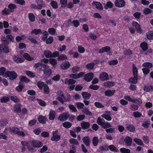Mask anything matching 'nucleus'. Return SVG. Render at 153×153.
Segmentation results:
<instances>
[{
    "instance_id": "52",
    "label": "nucleus",
    "mask_w": 153,
    "mask_h": 153,
    "mask_svg": "<svg viewBox=\"0 0 153 153\" xmlns=\"http://www.w3.org/2000/svg\"><path fill=\"white\" fill-rule=\"evenodd\" d=\"M120 150L121 153H131L129 149L124 148H121Z\"/></svg>"
},
{
    "instance_id": "47",
    "label": "nucleus",
    "mask_w": 153,
    "mask_h": 153,
    "mask_svg": "<svg viewBox=\"0 0 153 153\" xmlns=\"http://www.w3.org/2000/svg\"><path fill=\"white\" fill-rule=\"evenodd\" d=\"M28 17L31 22H33L35 20V16L33 13L28 14Z\"/></svg>"
},
{
    "instance_id": "57",
    "label": "nucleus",
    "mask_w": 153,
    "mask_h": 153,
    "mask_svg": "<svg viewBox=\"0 0 153 153\" xmlns=\"http://www.w3.org/2000/svg\"><path fill=\"white\" fill-rule=\"evenodd\" d=\"M152 10L150 9L146 8H145L143 10V13L145 15H148L152 13Z\"/></svg>"
},
{
    "instance_id": "59",
    "label": "nucleus",
    "mask_w": 153,
    "mask_h": 153,
    "mask_svg": "<svg viewBox=\"0 0 153 153\" xmlns=\"http://www.w3.org/2000/svg\"><path fill=\"white\" fill-rule=\"evenodd\" d=\"M37 100L39 104L41 106H45L46 105V103L45 101L42 100L37 99Z\"/></svg>"
},
{
    "instance_id": "48",
    "label": "nucleus",
    "mask_w": 153,
    "mask_h": 153,
    "mask_svg": "<svg viewBox=\"0 0 153 153\" xmlns=\"http://www.w3.org/2000/svg\"><path fill=\"white\" fill-rule=\"evenodd\" d=\"M32 34H35L36 35H38L40 33H42L41 30L40 29H34V30H32L31 32Z\"/></svg>"
},
{
    "instance_id": "29",
    "label": "nucleus",
    "mask_w": 153,
    "mask_h": 153,
    "mask_svg": "<svg viewBox=\"0 0 153 153\" xmlns=\"http://www.w3.org/2000/svg\"><path fill=\"white\" fill-rule=\"evenodd\" d=\"M115 90H108L106 91L105 92V95L106 96H111L114 93Z\"/></svg>"
},
{
    "instance_id": "9",
    "label": "nucleus",
    "mask_w": 153,
    "mask_h": 153,
    "mask_svg": "<svg viewBox=\"0 0 153 153\" xmlns=\"http://www.w3.org/2000/svg\"><path fill=\"white\" fill-rule=\"evenodd\" d=\"M32 145L34 147L39 148L42 145V143L41 141L35 140L32 141Z\"/></svg>"
},
{
    "instance_id": "40",
    "label": "nucleus",
    "mask_w": 153,
    "mask_h": 153,
    "mask_svg": "<svg viewBox=\"0 0 153 153\" xmlns=\"http://www.w3.org/2000/svg\"><path fill=\"white\" fill-rule=\"evenodd\" d=\"M137 144L140 145H143V143L142 141L137 138H135L133 140Z\"/></svg>"
},
{
    "instance_id": "38",
    "label": "nucleus",
    "mask_w": 153,
    "mask_h": 153,
    "mask_svg": "<svg viewBox=\"0 0 153 153\" xmlns=\"http://www.w3.org/2000/svg\"><path fill=\"white\" fill-rule=\"evenodd\" d=\"M23 82H29V80L26 77L24 76H22L20 79V81L19 82V84H21V83L23 84Z\"/></svg>"
},
{
    "instance_id": "22",
    "label": "nucleus",
    "mask_w": 153,
    "mask_h": 153,
    "mask_svg": "<svg viewBox=\"0 0 153 153\" xmlns=\"http://www.w3.org/2000/svg\"><path fill=\"white\" fill-rule=\"evenodd\" d=\"M56 99L62 104L64 103V101L66 102L67 101V100L65 98L64 96L62 94H61Z\"/></svg>"
},
{
    "instance_id": "63",
    "label": "nucleus",
    "mask_w": 153,
    "mask_h": 153,
    "mask_svg": "<svg viewBox=\"0 0 153 153\" xmlns=\"http://www.w3.org/2000/svg\"><path fill=\"white\" fill-rule=\"evenodd\" d=\"M45 84L42 81H39L37 83L39 89L41 90L42 89L43 87H44V85Z\"/></svg>"
},
{
    "instance_id": "49",
    "label": "nucleus",
    "mask_w": 153,
    "mask_h": 153,
    "mask_svg": "<svg viewBox=\"0 0 153 153\" xmlns=\"http://www.w3.org/2000/svg\"><path fill=\"white\" fill-rule=\"evenodd\" d=\"M94 63H91L87 64L86 65V67L88 69H92L94 66Z\"/></svg>"
},
{
    "instance_id": "3",
    "label": "nucleus",
    "mask_w": 153,
    "mask_h": 153,
    "mask_svg": "<svg viewBox=\"0 0 153 153\" xmlns=\"http://www.w3.org/2000/svg\"><path fill=\"white\" fill-rule=\"evenodd\" d=\"M10 80H13L16 78L17 77V74L14 71H7L6 73Z\"/></svg>"
},
{
    "instance_id": "23",
    "label": "nucleus",
    "mask_w": 153,
    "mask_h": 153,
    "mask_svg": "<svg viewBox=\"0 0 153 153\" xmlns=\"http://www.w3.org/2000/svg\"><path fill=\"white\" fill-rule=\"evenodd\" d=\"M82 94L83 98L85 100L88 99L91 96V94L85 92H82Z\"/></svg>"
},
{
    "instance_id": "37",
    "label": "nucleus",
    "mask_w": 153,
    "mask_h": 153,
    "mask_svg": "<svg viewBox=\"0 0 153 153\" xmlns=\"http://www.w3.org/2000/svg\"><path fill=\"white\" fill-rule=\"evenodd\" d=\"M108 148L111 151L117 152H118V149L114 145H111L108 146Z\"/></svg>"
},
{
    "instance_id": "25",
    "label": "nucleus",
    "mask_w": 153,
    "mask_h": 153,
    "mask_svg": "<svg viewBox=\"0 0 153 153\" xmlns=\"http://www.w3.org/2000/svg\"><path fill=\"white\" fill-rule=\"evenodd\" d=\"M146 37L148 39L153 40V31H149L146 33Z\"/></svg>"
},
{
    "instance_id": "36",
    "label": "nucleus",
    "mask_w": 153,
    "mask_h": 153,
    "mask_svg": "<svg viewBox=\"0 0 153 153\" xmlns=\"http://www.w3.org/2000/svg\"><path fill=\"white\" fill-rule=\"evenodd\" d=\"M101 116L108 121H110L112 119L110 115L108 114H103Z\"/></svg>"
},
{
    "instance_id": "7",
    "label": "nucleus",
    "mask_w": 153,
    "mask_h": 153,
    "mask_svg": "<svg viewBox=\"0 0 153 153\" xmlns=\"http://www.w3.org/2000/svg\"><path fill=\"white\" fill-rule=\"evenodd\" d=\"M94 77V74L92 72L86 74L84 76V79L87 82L91 81Z\"/></svg>"
},
{
    "instance_id": "10",
    "label": "nucleus",
    "mask_w": 153,
    "mask_h": 153,
    "mask_svg": "<svg viewBox=\"0 0 153 153\" xmlns=\"http://www.w3.org/2000/svg\"><path fill=\"white\" fill-rule=\"evenodd\" d=\"M13 61L17 63H22L24 61V59L15 55H14L13 56Z\"/></svg>"
},
{
    "instance_id": "62",
    "label": "nucleus",
    "mask_w": 153,
    "mask_h": 153,
    "mask_svg": "<svg viewBox=\"0 0 153 153\" xmlns=\"http://www.w3.org/2000/svg\"><path fill=\"white\" fill-rule=\"evenodd\" d=\"M51 6L54 9H56L58 8L57 2L55 1H52L51 3Z\"/></svg>"
},
{
    "instance_id": "24",
    "label": "nucleus",
    "mask_w": 153,
    "mask_h": 153,
    "mask_svg": "<svg viewBox=\"0 0 153 153\" xmlns=\"http://www.w3.org/2000/svg\"><path fill=\"white\" fill-rule=\"evenodd\" d=\"M56 112L53 110H51L49 114V119L51 120H53L55 118Z\"/></svg>"
},
{
    "instance_id": "26",
    "label": "nucleus",
    "mask_w": 153,
    "mask_h": 153,
    "mask_svg": "<svg viewBox=\"0 0 153 153\" xmlns=\"http://www.w3.org/2000/svg\"><path fill=\"white\" fill-rule=\"evenodd\" d=\"M43 5V4L41 5H36L34 4H32L30 5V7L31 9H34L41 10L42 8V6Z\"/></svg>"
},
{
    "instance_id": "20",
    "label": "nucleus",
    "mask_w": 153,
    "mask_h": 153,
    "mask_svg": "<svg viewBox=\"0 0 153 153\" xmlns=\"http://www.w3.org/2000/svg\"><path fill=\"white\" fill-rule=\"evenodd\" d=\"M143 90L146 92H149L150 90L153 91V86L148 85H145L144 86Z\"/></svg>"
},
{
    "instance_id": "15",
    "label": "nucleus",
    "mask_w": 153,
    "mask_h": 153,
    "mask_svg": "<svg viewBox=\"0 0 153 153\" xmlns=\"http://www.w3.org/2000/svg\"><path fill=\"white\" fill-rule=\"evenodd\" d=\"M81 126L82 129H86L89 128L90 124L89 123L82 121L81 123Z\"/></svg>"
},
{
    "instance_id": "12",
    "label": "nucleus",
    "mask_w": 153,
    "mask_h": 153,
    "mask_svg": "<svg viewBox=\"0 0 153 153\" xmlns=\"http://www.w3.org/2000/svg\"><path fill=\"white\" fill-rule=\"evenodd\" d=\"M70 66V64L68 61L62 63L60 65L62 69L66 70Z\"/></svg>"
},
{
    "instance_id": "5",
    "label": "nucleus",
    "mask_w": 153,
    "mask_h": 153,
    "mask_svg": "<svg viewBox=\"0 0 153 153\" xmlns=\"http://www.w3.org/2000/svg\"><path fill=\"white\" fill-rule=\"evenodd\" d=\"M58 131H56L53 132V136L51 138L53 141H58L60 139V136L58 135Z\"/></svg>"
},
{
    "instance_id": "18",
    "label": "nucleus",
    "mask_w": 153,
    "mask_h": 153,
    "mask_svg": "<svg viewBox=\"0 0 153 153\" xmlns=\"http://www.w3.org/2000/svg\"><path fill=\"white\" fill-rule=\"evenodd\" d=\"M92 4L93 5H94L97 9L100 10H103V7L100 3L99 2L94 1L93 2Z\"/></svg>"
},
{
    "instance_id": "64",
    "label": "nucleus",
    "mask_w": 153,
    "mask_h": 153,
    "mask_svg": "<svg viewBox=\"0 0 153 153\" xmlns=\"http://www.w3.org/2000/svg\"><path fill=\"white\" fill-rule=\"evenodd\" d=\"M48 32L50 34L53 35L56 33V30L53 28H50L48 29Z\"/></svg>"
},
{
    "instance_id": "44",
    "label": "nucleus",
    "mask_w": 153,
    "mask_h": 153,
    "mask_svg": "<svg viewBox=\"0 0 153 153\" xmlns=\"http://www.w3.org/2000/svg\"><path fill=\"white\" fill-rule=\"evenodd\" d=\"M69 141L71 144H73L74 145H78L79 144V142L75 139L74 138H71L70 139Z\"/></svg>"
},
{
    "instance_id": "43",
    "label": "nucleus",
    "mask_w": 153,
    "mask_h": 153,
    "mask_svg": "<svg viewBox=\"0 0 153 153\" xmlns=\"http://www.w3.org/2000/svg\"><path fill=\"white\" fill-rule=\"evenodd\" d=\"M104 85L106 87H110L114 85V82L107 81L104 83Z\"/></svg>"
},
{
    "instance_id": "17",
    "label": "nucleus",
    "mask_w": 153,
    "mask_h": 153,
    "mask_svg": "<svg viewBox=\"0 0 153 153\" xmlns=\"http://www.w3.org/2000/svg\"><path fill=\"white\" fill-rule=\"evenodd\" d=\"M82 141L84 144L88 146H90V139L88 137H85L83 138Z\"/></svg>"
},
{
    "instance_id": "46",
    "label": "nucleus",
    "mask_w": 153,
    "mask_h": 153,
    "mask_svg": "<svg viewBox=\"0 0 153 153\" xmlns=\"http://www.w3.org/2000/svg\"><path fill=\"white\" fill-rule=\"evenodd\" d=\"M43 90L44 93L46 94H48L50 92L49 87L46 84L44 85Z\"/></svg>"
},
{
    "instance_id": "34",
    "label": "nucleus",
    "mask_w": 153,
    "mask_h": 153,
    "mask_svg": "<svg viewBox=\"0 0 153 153\" xmlns=\"http://www.w3.org/2000/svg\"><path fill=\"white\" fill-rule=\"evenodd\" d=\"M83 112L86 115H89V116L92 115V113L90 111L89 109L87 108H83L82 110Z\"/></svg>"
},
{
    "instance_id": "60",
    "label": "nucleus",
    "mask_w": 153,
    "mask_h": 153,
    "mask_svg": "<svg viewBox=\"0 0 153 153\" xmlns=\"http://www.w3.org/2000/svg\"><path fill=\"white\" fill-rule=\"evenodd\" d=\"M76 106L78 109H80L83 108L84 106L83 103L80 102H78L76 103Z\"/></svg>"
},
{
    "instance_id": "13",
    "label": "nucleus",
    "mask_w": 153,
    "mask_h": 153,
    "mask_svg": "<svg viewBox=\"0 0 153 153\" xmlns=\"http://www.w3.org/2000/svg\"><path fill=\"white\" fill-rule=\"evenodd\" d=\"M110 48L108 46H106L100 49L99 50V53H102L104 52H108L110 51Z\"/></svg>"
},
{
    "instance_id": "27",
    "label": "nucleus",
    "mask_w": 153,
    "mask_h": 153,
    "mask_svg": "<svg viewBox=\"0 0 153 153\" xmlns=\"http://www.w3.org/2000/svg\"><path fill=\"white\" fill-rule=\"evenodd\" d=\"M140 46L144 51H146L148 49L147 44L146 42H144L142 43L140 45Z\"/></svg>"
},
{
    "instance_id": "21",
    "label": "nucleus",
    "mask_w": 153,
    "mask_h": 153,
    "mask_svg": "<svg viewBox=\"0 0 153 153\" xmlns=\"http://www.w3.org/2000/svg\"><path fill=\"white\" fill-rule=\"evenodd\" d=\"M104 8L107 10L108 8H111L114 6V4L110 1H107L106 4H103Z\"/></svg>"
},
{
    "instance_id": "45",
    "label": "nucleus",
    "mask_w": 153,
    "mask_h": 153,
    "mask_svg": "<svg viewBox=\"0 0 153 153\" xmlns=\"http://www.w3.org/2000/svg\"><path fill=\"white\" fill-rule=\"evenodd\" d=\"M68 58L64 54H62L61 55H59L58 57V60H66Z\"/></svg>"
},
{
    "instance_id": "28",
    "label": "nucleus",
    "mask_w": 153,
    "mask_h": 153,
    "mask_svg": "<svg viewBox=\"0 0 153 153\" xmlns=\"http://www.w3.org/2000/svg\"><path fill=\"white\" fill-rule=\"evenodd\" d=\"M10 131L11 133L17 134L19 128L17 127H12L9 128Z\"/></svg>"
},
{
    "instance_id": "55",
    "label": "nucleus",
    "mask_w": 153,
    "mask_h": 153,
    "mask_svg": "<svg viewBox=\"0 0 153 153\" xmlns=\"http://www.w3.org/2000/svg\"><path fill=\"white\" fill-rule=\"evenodd\" d=\"M49 62L53 66L55 65L57 63V61L55 59L53 58L50 59Z\"/></svg>"
},
{
    "instance_id": "32",
    "label": "nucleus",
    "mask_w": 153,
    "mask_h": 153,
    "mask_svg": "<svg viewBox=\"0 0 153 153\" xmlns=\"http://www.w3.org/2000/svg\"><path fill=\"white\" fill-rule=\"evenodd\" d=\"M142 66L145 68H147L149 69L152 68L153 65L152 63L147 62L144 63L143 64Z\"/></svg>"
},
{
    "instance_id": "56",
    "label": "nucleus",
    "mask_w": 153,
    "mask_h": 153,
    "mask_svg": "<svg viewBox=\"0 0 153 153\" xmlns=\"http://www.w3.org/2000/svg\"><path fill=\"white\" fill-rule=\"evenodd\" d=\"M26 74L29 76L31 77H35V74L31 71H26Z\"/></svg>"
},
{
    "instance_id": "54",
    "label": "nucleus",
    "mask_w": 153,
    "mask_h": 153,
    "mask_svg": "<svg viewBox=\"0 0 153 153\" xmlns=\"http://www.w3.org/2000/svg\"><path fill=\"white\" fill-rule=\"evenodd\" d=\"M1 13L2 15H7L9 14L10 13V12L8 9L5 8L4 10H2Z\"/></svg>"
},
{
    "instance_id": "33",
    "label": "nucleus",
    "mask_w": 153,
    "mask_h": 153,
    "mask_svg": "<svg viewBox=\"0 0 153 153\" xmlns=\"http://www.w3.org/2000/svg\"><path fill=\"white\" fill-rule=\"evenodd\" d=\"M44 54L45 57L47 58L52 57V53L51 51L49 50L45 51Z\"/></svg>"
},
{
    "instance_id": "2",
    "label": "nucleus",
    "mask_w": 153,
    "mask_h": 153,
    "mask_svg": "<svg viewBox=\"0 0 153 153\" xmlns=\"http://www.w3.org/2000/svg\"><path fill=\"white\" fill-rule=\"evenodd\" d=\"M104 120L102 119L100 117H98L97 120V123L100 125L103 128L107 129L111 127V125L108 122H105L103 121Z\"/></svg>"
},
{
    "instance_id": "6",
    "label": "nucleus",
    "mask_w": 153,
    "mask_h": 153,
    "mask_svg": "<svg viewBox=\"0 0 153 153\" xmlns=\"http://www.w3.org/2000/svg\"><path fill=\"white\" fill-rule=\"evenodd\" d=\"M114 4L116 7H121L125 5V3L124 0H116Z\"/></svg>"
},
{
    "instance_id": "8",
    "label": "nucleus",
    "mask_w": 153,
    "mask_h": 153,
    "mask_svg": "<svg viewBox=\"0 0 153 153\" xmlns=\"http://www.w3.org/2000/svg\"><path fill=\"white\" fill-rule=\"evenodd\" d=\"M99 78L102 81L108 80L109 79L108 74L105 72H102L100 75Z\"/></svg>"
},
{
    "instance_id": "4",
    "label": "nucleus",
    "mask_w": 153,
    "mask_h": 153,
    "mask_svg": "<svg viewBox=\"0 0 153 153\" xmlns=\"http://www.w3.org/2000/svg\"><path fill=\"white\" fill-rule=\"evenodd\" d=\"M69 117V114L68 112L61 114L58 118L59 120L63 121L66 120Z\"/></svg>"
},
{
    "instance_id": "35",
    "label": "nucleus",
    "mask_w": 153,
    "mask_h": 153,
    "mask_svg": "<svg viewBox=\"0 0 153 153\" xmlns=\"http://www.w3.org/2000/svg\"><path fill=\"white\" fill-rule=\"evenodd\" d=\"M72 123L69 122H66L62 124V126L63 127L66 128H69L72 126Z\"/></svg>"
},
{
    "instance_id": "1",
    "label": "nucleus",
    "mask_w": 153,
    "mask_h": 153,
    "mask_svg": "<svg viewBox=\"0 0 153 153\" xmlns=\"http://www.w3.org/2000/svg\"><path fill=\"white\" fill-rule=\"evenodd\" d=\"M14 37L11 34L7 35L5 37V36H1V45L2 46L6 47L8 46L9 44V42L8 39H9L10 41L13 42V39Z\"/></svg>"
},
{
    "instance_id": "39",
    "label": "nucleus",
    "mask_w": 153,
    "mask_h": 153,
    "mask_svg": "<svg viewBox=\"0 0 153 153\" xmlns=\"http://www.w3.org/2000/svg\"><path fill=\"white\" fill-rule=\"evenodd\" d=\"M129 82L130 83L133 84H136L137 82V76H134L133 78L131 77L129 80Z\"/></svg>"
},
{
    "instance_id": "14",
    "label": "nucleus",
    "mask_w": 153,
    "mask_h": 153,
    "mask_svg": "<svg viewBox=\"0 0 153 153\" xmlns=\"http://www.w3.org/2000/svg\"><path fill=\"white\" fill-rule=\"evenodd\" d=\"M132 141V138L129 136L126 137L124 139L126 145L128 146L131 145Z\"/></svg>"
},
{
    "instance_id": "31",
    "label": "nucleus",
    "mask_w": 153,
    "mask_h": 153,
    "mask_svg": "<svg viewBox=\"0 0 153 153\" xmlns=\"http://www.w3.org/2000/svg\"><path fill=\"white\" fill-rule=\"evenodd\" d=\"M38 120L41 123L43 124H45L46 123V118L45 117L39 115L38 118Z\"/></svg>"
},
{
    "instance_id": "41",
    "label": "nucleus",
    "mask_w": 153,
    "mask_h": 153,
    "mask_svg": "<svg viewBox=\"0 0 153 153\" xmlns=\"http://www.w3.org/2000/svg\"><path fill=\"white\" fill-rule=\"evenodd\" d=\"M132 25L135 27L137 31H139L140 30V25L137 22H133L132 23Z\"/></svg>"
},
{
    "instance_id": "11",
    "label": "nucleus",
    "mask_w": 153,
    "mask_h": 153,
    "mask_svg": "<svg viewBox=\"0 0 153 153\" xmlns=\"http://www.w3.org/2000/svg\"><path fill=\"white\" fill-rule=\"evenodd\" d=\"M126 129L131 132H134L135 130V127L132 124H128L126 125Z\"/></svg>"
},
{
    "instance_id": "50",
    "label": "nucleus",
    "mask_w": 153,
    "mask_h": 153,
    "mask_svg": "<svg viewBox=\"0 0 153 153\" xmlns=\"http://www.w3.org/2000/svg\"><path fill=\"white\" fill-rule=\"evenodd\" d=\"M43 72L46 75V76H50L51 73V69H44L43 70Z\"/></svg>"
},
{
    "instance_id": "42",
    "label": "nucleus",
    "mask_w": 153,
    "mask_h": 153,
    "mask_svg": "<svg viewBox=\"0 0 153 153\" xmlns=\"http://www.w3.org/2000/svg\"><path fill=\"white\" fill-rule=\"evenodd\" d=\"M133 74L134 76H137V67L135 66L134 64L132 65Z\"/></svg>"
},
{
    "instance_id": "16",
    "label": "nucleus",
    "mask_w": 153,
    "mask_h": 153,
    "mask_svg": "<svg viewBox=\"0 0 153 153\" xmlns=\"http://www.w3.org/2000/svg\"><path fill=\"white\" fill-rule=\"evenodd\" d=\"M8 10L10 13L14 12L15 9L16 8V6L15 4H10L8 6Z\"/></svg>"
},
{
    "instance_id": "30",
    "label": "nucleus",
    "mask_w": 153,
    "mask_h": 153,
    "mask_svg": "<svg viewBox=\"0 0 153 153\" xmlns=\"http://www.w3.org/2000/svg\"><path fill=\"white\" fill-rule=\"evenodd\" d=\"M23 57L26 59L31 61L33 60V58L31 57L27 53H25L23 54Z\"/></svg>"
},
{
    "instance_id": "51",
    "label": "nucleus",
    "mask_w": 153,
    "mask_h": 153,
    "mask_svg": "<svg viewBox=\"0 0 153 153\" xmlns=\"http://www.w3.org/2000/svg\"><path fill=\"white\" fill-rule=\"evenodd\" d=\"M98 139L97 137H94L92 139V142L94 146H96L98 143Z\"/></svg>"
},
{
    "instance_id": "19",
    "label": "nucleus",
    "mask_w": 153,
    "mask_h": 153,
    "mask_svg": "<svg viewBox=\"0 0 153 153\" xmlns=\"http://www.w3.org/2000/svg\"><path fill=\"white\" fill-rule=\"evenodd\" d=\"M76 82V80L73 79H68L66 78L65 80V83L66 84L73 85L75 84Z\"/></svg>"
},
{
    "instance_id": "53",
    "label": "nucleus",
    "mask_w": 153,
    "mask_h": 153,
    "mask_svg": "<svg viewBox=\"0 0 153 153\" xmlns=\"http://www.w3.org/2000/svg\"><path fill=\"white\" fill-rule=\"evenodd\" d=\"M9 100V98L6 96L3 97L0 99V101L2 103H5Z\"/></svg>"
},
{
    "instance_id": "61",
    "label": "nucleus",
    "mask_w": 153,
    "mask_h": 153,
    "mask_svg": "<svg viewBox=\"0 0 153 153\" xmlns=\"http://www.w3.org/2000/svg\"><path fill=\"white\" fill-rule=\"evenodd\" d=\"M53 39L51 36H49V38L46 40V43L47 44H51L53 41Z\"/></svg>"
},
{
    "instance_id": "58",
    "label": "nucleus",
    "mask_w": 153,
    "mask_h": 153,
    "mask_svg": "<svg viewBox=\"0 0 153 153\" xmlns=\"http://www.w3.org/2000/svg\"><path fill=\"white\" fill-rule=\"evenodd\" d=\"M11 100L15 102H19L20 101V100L18 97L16 96H11L10 98Z\"/></svg>"
}]
</instances>
